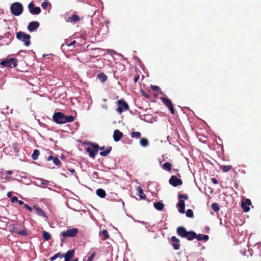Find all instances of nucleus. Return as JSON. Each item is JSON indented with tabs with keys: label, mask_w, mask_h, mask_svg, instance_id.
<instances>
[{
	"label": "nucleus",
	"mask_w": 261,
	"mask_h": 261,
	"mask_svg": "<svg viewBox=\"0 0 261 261\" xmlns=\"http://www.w3.org/2000/svg\"><path fill=\"white\" fill-rule=\"evenodd\" d=\"M53 118L54 121L58 124H63L68 122H73L74 120V117L72 116H65L61 112L55 113Z\"/></svg>",
	"instance_id": "obj_1"
},
{
	"label": "nucleus",
	"mask_w": 261,
	"mask_h": 261,
	"mask_svg": "<svg viewBox=\"0 0 261 261\" xmlns=\"http://www.w3.org/2000/svg\"><path fill=\"white\" fill-rule=\"evenodd\" d=\"M10 11L14 16L20 15L23 10L22 5L19 2H14L10 6Z\"/></svg>",
	"instance_id": "obj_2"
},
{
	"label": "nucleus",
	"mask_w": 261,
	"mask_h": 261,
	"mask_svg": "<svg viewBox=\"0 0 261 261\" xmlns=\"http://www.w3.org/2000/svg\"><path fill=\"white\" fill-rule=\"evenodd\" d=\"M16 38L19 40L23 42L26 46H29L31 44V36L29 34L20 31L16 33Z\"/></svg>",
	"instance_id": "obj_3"
},
{
	"label": "nucleus",
	"mask_w": 261,
	"mask_h": 261,
	"mask_svg": "<svg viewBox=\"0 0 261 261\" xmlns=\"http://www.w3.org/2000/svg\"><path fill=\"white\" fill-rule=\"evenodd\" d=\"M0 64L4 67L12 68L17 66V60L15 58H7L1 61Z\"/></svg>",
	"instance_id": "obj_4"
},
{
	"label": "nucleus",
	"mask_w": 261,
	"mask_h": 261,
	"mask_svg": "<svg viewBox=\"0 0 261 261\" xmlns=\"http://www.w3.org/2000/svg\"><path fill=\"white\" fill-rule=\"evenodd\" d=\"M78 232L79 230L77 228H73L61 232L60 235L64 238H74L77 236Z\"/></svg>",
	"instance_id": "obj_5"
},
{
	"label": "nucleus",
	"mask_w": 261,
	"mask_h": 261,
	"mask_svg": "<svg viewBox=\"0 0 261 261\" xmlns=\"http://www.w3.org/2000/svg\"><path fill=\"white\" fill-rule=\"evenodd\" d=\"M117 103L119 105V107L116 109V111L118 113L121 114L123 111H127L129 109L128 104L123 99L118 100Z\"/></svg>",
	"instance_id": "obj_6"
},
{
	"label": "nucleus",
	"mask_w": 261,
	"mask_h": 261,
	"mask_svg": "<svg viewBox=\"0 0 261 261\" xmlns=\"http://www.w3.org/2000/svg\"><path fill=\"white\" fill-rule=\"evenodd\" d=\"M90 144L92 145L93 148L89 147L86 148V151L89 153L90 158L94 159L95 158L96 153L97 152L98 145L95 143H91Z\"/></svg>",
	"instance_id": "obj_7"
},
{
	"label": "nucleus",
	"mask_w": 261,
	"mask_h": 261,
	"mask_svg": "<svg viewBox=\"0 0 261 261\" xmlns=\"http://www.w3.org/2000/svg\"><path fill=\"white\" fill-rule=\"evenodd\" d=\"M161 100L163 102V103L170 110V112L172 114H174V109L171 100L166 97H160Z\"/></svg>",
	"instance_id": "obj_8"
},
{
	"label": "nucleus",
	"mask_w": 261,
	"mask_h": 261,
	"mask_svg": "<svg viewBox=\"0 0 261 261\" xmlns=\"http://www.w3.org/2000/svg\"><path fill=\"white\" fill-rule=\"evenodd\" d=\"M169 183L173 187H176L181 186L182 184V181L181 179L177 178V177L172 175L169 180Z\"/></svg>",
	"instance_id": "obj_9"
},
{
	"label": "nucleus",
	"mask_w": 261,
	"mask_h": 261,
	"mask_svg": "<svg viewBox=\"0 0 261 261\" xmlns=\"http://www.w3.org/2000/svg\"><path fill=\"white\" fill-rule=\"evenodd\" d=\"M249 206H253L252 205V203L250 199L246 198L243 200L241 202V206L243 209L244 212H248L250 210Z\"/></svg>",
	"instance_id": "obj_10"
},
{
	"label": "nucleus",
	"mask_w": 261,
	"mask_h": 261,
	"mask_svg": "<svg viewBox=\"0 0 261 261\" xmlns=\"http://www.w3.org/2000/svg\"><path fill=\"white\" fill-rule=\"evenodd\" d=\"M83 19L81 18L80 17L77 15L76 12H74L71 16L67 18L66 21L67 22H73V23H77L79 22L81 20H82Z\"/></svg>",
	"instance_id": "obj_11"
},
{
	"label": "nucleus",
	"mask_w": 261,
	"mask_h": 261,
	"mask_svg": "<svg viewBox=\"0 0 261 261\" xmlns=\"http://www.w3.org/2000/svg\"><path fill=\"white\" fill-rule=\"evenodd\" d=\"M75 254L74 249L68 250L66 253H63V257L65 258L64 261H71Z\"/></svg>",
	"instance_id": "obj_12"
},
{
	"label": "nucleus",
	"mask_w": 261,
	"mask_h": 261,
	"mask_svg": "<svg viewBox=\"0 0 261 261\" xmlns=\"http://www.w3.org/2000/svg\"><path fill=\"white\" fill-rule=\"evenodd\" d=\"M39 23L38 21H32L28 25V30L30 32H33L39 27Z\"/></svg>",
	"instance_id": "obj_13"
},
{
	"label": "nucleus",
	"mask_w": 261,
	"mask_h": 261,
	"mask_svg": "<svg viewBox=\"0 0 261 261\" xmlns=\"http://www.w3.org/2000/svg\"><path fill=\"white\" fill-rule=\"evenodd\" d=\"M23 207L26 208L27 210L31 212L33 210L36 211V212H43V210L41 208V207L38 205H35L33 206V208H32L31 206L28 205L27 204H23Z\"/></svg>",
	"instance_id": "obj_14"
},
{
	"label": "nucleus",
	"mask_w": 261,
	"mask_h": 261,
	"mask_svg": "<svg viewBox=\"0 0 261 261\" xmlns=\"http://www.w3.org/2000/svg\"><path fill=\"white\" fill-rule=\"evenodd\" d=\"M123 135L119 129H116L114 132L113 139L115 142H118L122 138Z\"/></svg>",
	"instance_id": "obj_15"
},
{
	"label": "nucleus",
	"mask_w": 261,
	"mask_h": 261,
	"mask_svg": "<svg viewBox=\"0 0 261 261\" xmlns=\"http://www.w3.org/2000/svg\"><path fill=\"white\" fill-rule=\"evenodd\" d=\"M187 232L188 231L183 226H180L177 228V233L181 238H186V237H187Z\"/></svg>",
	"instance_id": "obj_16"
},
{
	"label": "nucleus",
	"mask_w": 261,
	"mask_h": 261,
	"mask_svg": "<svg viewBox=\"0 0 261 261\" xmlns=\"http://www.w3.org/2000/svg\"><path fill=\"white\" fill-rule=\"evenodd\" d=\"M171 240V241L173 242L172 245H173V248L175 250H178L179 248V246H180L179 244L180 242L179 240L175 236L172 237Z\"/></svg>",
	"instance_id": "obj_17"
},
{
	"label": "nucleus",
	"mask_w": 261,
	"mask_h": 261,
	"mask_svg": "<svg viewBox=\"0 0 261 261\" xmlns=\"http://www.w3.org/2000/svg\"><path fill=\"white\" fill-rule=\"evenodd\" d=\"M178 212H185V204L183 199H179L177 204Z\"/></svg>",
	"instance_id": "obj_18"
},
{
	"label": "nucleus",
	"mask_w": 261,
	"mask_h": 261,
	"mask_svg": "<svg viewBox=\"0 0 261 261\" xmlns=\"http://www.w3.org/2000/svg\"><path fill=\"white\" fill-rule=\"evenodd\" d=\"M172 167V164L169 162H166L162 165V168L164 170H165L168 172H170L171 171Z\"/></svg>",
	"instance_id": "obj_19"
},
{
	"label": "nucleus",
	"mask_w": 261,
	"mask_h": 261,
	"mask_svg": "<svg viewBox=\"0 0 261 261\" xmlns=\"http://www.w3.org/2000/svg\"><path fill=\"white\" fill-rule=\"evenodd\" d=\"M154 206L155 209L159 211H162L164 210V204L161 202H156L154 203Z\"/></svg>",
	"instance_id": "obj_20"
},
{
	"label": "nucleus",
	"mask_w": 261,
	"mask_h": 261,
	"mask_svg": "<svg viewBox=\"0 0 261 261\" xmlns=\"http://www.w3.org/2000/svg\"><path fill=\"white\" fill-rule=\"evenodd\" d=\"M11 231L12 232H13V233H16L18 234H20V235H22L23 236H25L27 234L25 230L22 229L21 230H19L16 227H13V229Z\"/></svg>",
	"instance_id": "obj_21"
},
{
	"label": "nucleus",
	"mask_w": 261,
	"mask_h": 261,
	"mask_svg": "<svg viewBox=\"0 0 261 261\" xmlns=\"http://www.w3.org/2000/svg\"><path fill=\"white\" fill-rule=\"evenodd\" d=\"M196 237H197V234L194 231H188L187 237L186 238L188 240H192L195 239Z\"/></svg>",
	"instance_id": "obj_22"
},
{
	"label": "nucleus",
	"mask_w": 261,
	"mask_h": 261,
	"mask_svg": "<svg viewBox=\"0 0 261 261\" xmlns=\"http://www.w3.org/2000/svg\"><path fill=\"white\" fill-rule=\"evenodd\" d=\"M137 190L138 191V195L140 197V198L142 199H145L146 195L143 193V191L141 189V188L140 187H138Z\"/></svg>",
	"instance_id": "obj_23"
},
{
	"label": "nucleus",
	"mask_w": 261,
	"mask_h": 261,
	"mask_svg": "<svg viewBox=\"0 0 261 261\" xmlns=\"http://www.w3.org/2000/svg\"><path fill=\"white\" fill-rule=\"evenodd\" d=\"M195 239L198 241L204 240L206 241L208 240L209 237L206 234H197V237H196Z\"/></svg>",
	"instance_id": "obj_24"
},
{
	"label": "nucleus",
	"mask_w": 261,
	"mask_h": 261,
	"mask_svg": "<svg viewBox=\"0 0 261 261\" xmlns=\"http://www.w3.org/2000/svg\"><path fill=\"white\" fill-rule=\"evenodd\" d=\"M97 78L102 83L105 82L108 79L107 76L104 73L98 74Z\"/></svg>",
	"instance_id": "obj_25"
},
{
	"label": "nucleus",
	"mask_w": 261,
	"mask_h": 261,
	"mask_svg": "<svg viewBox=\"0 0 261 261\" xmlns=\"http://www.w3.org/2000/svg\"><path fill=\"white\" fill-rule=\"evenodd\" d=\"M96 194L100 198H105L106 196V192L102 189H98L96 190Z\"/></svg>",
	"instance_id": "obj_26"
},
{
	"label": "nucleus",
	"mask_w": 261,
	"mask_h": 261,
	"mask_svg": "<svg viewBox=\"0 0 261 261\" xmlns=\"http://www.w3.org/2000/svg\"><path fill=\"white\" fill-rule=\"evenodd\" d=\"M111 150H112V147H111V146L108 147L106 148V150L100 152L99 154L101 156H106L108 155L110 153Z\"/></svg>",
	"instance_id": "obj_27"
},
{
	"label": "nucleus",
	"mask_w": 261,
	"mask_h": 261,
	"mask_svg": "<svg viewBox=\"0 0 261 261\" xmlns=\"http://www.w3.org/2000/svg\"><path fill=\"white\" fill-rule=\"evenodd\" d=\"M100 233L103 235V237L101 238L102 240H106L110 238V236L107 230L103 229Z\"/></svg>",
	"instance_id": "obj_28"
},
{
	"label": "nucleus",
	"mask_w": 261,
	"mask_h": 261,
	"mask_svg": "<svg viewBox=\"0 0 261 261\" xmlns=\"http://www.w3.org/2000/svg\"><path fill=\"white\" fill-rule=\"evenodd\" d=\"M30 12L32 14L38 15L41 12V9L39 7H34Z\"/></svg>",
	"instance_id": "obj_29"
},
{
	"label": "nucleus",
	"mask_w": 261,
	"mask_h": 261,
	"mask_svg": "<svg viewBox=\"0 0 261 261\" xmlns=\"http://www.w3.org/2000/svg\"><path fill=\"white\" fill-rule=\"evenodd\" d=\"M40 154V151L38 149H35L32 155V158L33 160H37Z\"/></svg>",
	"instance_id": "obj_30"
},
{
	"label": "nucleus",
	"mask_w": 261,
	"mask_h": 261,
	"mask_svg": "<svg viewBox=\"0 0 261 261\" xmlns=\"http://www.w3.org/2000/svg\"><path fill=\"white\" fill-rule=\"evenodd\" d=\"M140 145L143 147H146L148 145L149 142L147 139L143 138L140 140Z\"/></svg>",
	"instance_id": "obj_31"
},
{
	"label": "nucleus",
	"mask_w": 261,
	"mask_h": 261,
	"mask_svg": "<svg viewBox=\"0 0 261 261\" xmlns=\"http://www.w3.org/2000/svg\"><path fill=\"white\" fill-rule=\"evenodd\" d=\"M58 257H60V258H62L63 257V253H62L61 252H58L57 253L55 254L54 256H53L52 257H51L50 258H49V260L50 261H54L55 260L56 258H57Z\"/></svg>",
	"instance_id": "obj_32"
},
{
	"label": "nucleus",
	"mask_w": 261,
	"mask_h": 261,
	"mask_svg": "<svg viewBox=\"0 0 261 261\" xmlns=\"http://www.w3.org/2000/svg\"><path fill=\"white\" fill-rule=\"evenodd\" d=\"M43 238L45 241H49L51 239V236L50 233L47 231H43L42 234Z\"/></svg>",
	"instance_id": "obj_33"
},
{
	"label": "nucleus",
	"mask_w": 261,
	"mask_h": 261,
	"mask_svg": "<svg viewBox=\"0 0 261 261\" xmlns=\"http://www.w3.org/2000/svg\"><path fill=\"white\" fill-rule=\"evenodd\" d=\"M232 166L230 165H222L220 167V168L224 172L229 171L231 169H232Z\"/></svg>",
	"instance_id": "obj_34"
},
{
	"label": "nucleus",
	"mask_w": 261,
	"mask_h": 261,
	"mask_svg": "<svg viewBox=\"0 0 261 261\" xmlns=\"http://www.w3.org/2000/svg\"><path fill=\"white\" fill-rule=\"evenodd\" d=\"M11 201L12 203L18 202V204L20 205H23L24 204V202L21 200H18V198L16 196H14L12 197Z\"/></svg>",
	"instance_id": "obj_35"
},
{
	"label": "nucleus",
	"mask_w": 261,
	"mask_h": 261,
	"mask_svg": "<svg viewBox=\"0 0 261 261\" xmlns=\"http://www.w3.org/2000/svg\"><path fill=\"white\" fill-rule=\"evenodd\" d=\"M130 136L132 138H139L141 137V133L139 132H133L131 133Z\"/></svg>",
	"instance_id": "obj_36"
},
{
	"label": "nucleus",
	"mask_w": 261,
	"mask_h": 261,
	"mask_svg": "<svg viewBox=\"0 0 261 261\" xmlns=\"http://www.w3.org/2000/svg\"><path fill=\"white\" fill-rule=\"evenodd\" d=\"M212 208L213 209V210L216 212H217L218 211H219L220 210V207H219V204L217 203H213L212 204Z\"/></svg>",
	"instance_id": "obj_37"
},
{
	"label": "nucleus",
	"mask_w": 261,
	"mask_h": 261,
	"mask_svg": "<svg viewBox=\"0 0 261 261\" xmlns=\"http://www.w3.org/2000/svg\"><path fill=\"white\" fill-rule=\"evenodd\" d=\"M53 163L58 166H60L62 164L58 157H55V158H54Z\"/></svg>",
	"instance_id": "obj_38"
},
{
	"label": "nucleus",
	"mask_w": 261,
	"mask_h": 261,
	"mask_svg": "<svg viewBox=\"0 0 261 261\" xmlns=\"http://www.w3.org/2000/svg\"><path fill=\"white\" fill-rule=\"evenodd\" d=\"M178 198L179 199H184L185 200H187L189 198V196L187 194H179L178 195Z\"/></svg>",
	"instance_id": "obj_39"
},
{
	"label": "nucleus",
	"mask_w": 261,
	"mask_h": 261,
	"mask_svg": "<svg viewBox=\"0 0 261 261\" xmlns=\"http://www.w3.org/2000/svg\"><path fill=\"white\" fill-rule=\"evenodd\" d=\"M96 255V252H93L90 256L88 257L87 261H92L93 258Z\"/></svg>",
	"instance_id": "obj_40"
},
{
	"label": "nucleus",
	"mask_w": 261,
	"mask_h": 261,
	"mask_svg": "<svg viewBox=\"0 0 261 261\" xmlns=\"http://www.w3.org/2000/svg\"><path fill=\"white\" fill-rule=\"evenodd\" d=\"M48 4H49V3L47 1H45V2H43L42 4H41V7L43 8V9H46L47 6H48Z\"/></svg>",
	"instance_id": "obj_41"
},
{
	"label": "nucleus",
	"mask_w": 261,
	"mask_h": 261,
	"mask_svg": "<svg viewBox=\"0 0 261 261\" xmlns=\"http://www.w3.org/2000/svg\"><path fill=\"white\" fill-rule=\"evenodd\" d=\"M76 43V41L75 40H73L71 42H69V41H66V44L68 46L73 45Z\"/></svg>",
	"instance_id": "obj_42"
},
{
	"label": "nucleus",
	"mask_w": 261,
	"mask_h": 261,
	"mask_svg": "<svg viewBox=\"0 0 261 261\" xmlns=\"http://www.w3.org/2000/svg\"><path fill=\"white\" fill-rule=\"evenodd\" d=\"M34 7H35L34 3L33 2H32L28 5L29 11H30L31 10H32Z\"/></svg>",
	"instance_id": "obj_43"
},
{
	"label": "nucleus",
	"mask_w": 261,
	"mask_h": 261,
	"mask_svg": "<svg viewBox=\"0 0 261 261\" xmlns=\"http://www.w3.org/2000/svg\"><path fill=\"white\" fill-rule=\"evenodd\" d=\"M151 89L154 91H158L160 90V88L158 86L151 85Z\"/></svg>",
	"instance_id": "obj_44"
},
{
	"label": "nucleus",
	"mask_w": 261,
	"mask_h": 261,
	"mask_svg": "<svg viewBox=\"0 0 261 261\" xmlns=\"http://www.w3.org/2000/svg\"><path fill=\"white\" fill-rule=\"evenodd\" d=\"M139 78H140V76H139V74L135 76V77L134 78V83H136L138 81V80H139Z\"/></svg>",
	"instance_id": "obj_45"
},
{
	"label": "nucleus",
	"mask_w": 261,
	"mask_h": 261,
	"mask_svg": "<svg viewBox=\"0 0 261 261\" xmlns=\"http://www.w3.org/2000/svg\"><path fill=\"white\" fill-rule=\"evenodd\" d=\"M142 95L145 97L146 98H149V95L147 94L146 93H145V92L144 91H142Z\"/></svg>",
	"instance_id": "obj_46"
},
{
	"label": "nucleus",
	"mask_w": 261,
	"mask_h": 261,
	"mask_svg": "<svg viewBox=\"0 0 261 261\" xmlns=\"http://www.w3.org/2000/svg\"><path fill=\"white\" fill-rule=\"evenodd\" d=\"M186 216L189 218H193L194 217V213H186Z\"/></svg>",
	"instance_id": "obj_47"
},
{
	"label": "nucleus",
	"mask_w": 261,
	"mask_h": 261,
	"mask_svg": "<svg viewBox=\"0 0 261 261\" xmlns=\"http://www.w3.org/2000/svg\"><path fill=\"white\" fill-rule=\"evenodd\" d=\"M212 181L213 182V184H214L215 185L218 184V181L215 178H212Z\"/></svg>",
	"instance_id": "obj_48"
},
{
	"label": "nucleus",
	"mask_w": 261,
	"mask_h": 261,
	"mask_svg": "<svg viewBox=\"0 0 261 261\" xmlns=\"http://www.w3.org/2000/svg\"><path fill=\"white\" fill-rule=\"evenodd\" d=\"M54 158H55V157H54L53 155H50L47 158V160L48 161L54 160Z\"/></svg>",
	"instance_id": "obj_49"
},
{
	"label": "nucleus",
	"mask_w": 261,
	"mask_h": 261,
	"mask_svg": "<svg viewBox=\"0 0 261 261\" xmlns=\"http://www.w3.org/2000/svg\"><path fill=\"white\" fill-rule=\"evenodd\" d=\"M7 196L9 198H11L12 197V192H9L7 194Z\"/></svg>",
	"instance_id": "obj_50"
},
{
	"label": "nucleus",
	"mask_w": 261,
	"mask_h": 261,
	"mask_svg": "<svg viewBox=\"0 0 261 261\" xmlns=\"http://www.w3.org/2000/svg\"><path fill=\"white\" fill-rule=\"evenodd\" d=\"M38 214H40V215L41 216L46 217L45 213H38Z\"/></svg>",
	"instance_id": "obj_51"
},
{
	"label": "nucleus",
	"mask_w": 261,
	"mask_h": 261,
	"mask_svg": "<svg viewBox=\"0 0 261 261\" xmlns=\"http://www.w3.org/2000/svg\"><path fill=\"white\" fill-rule=\"evenodd\" d=\"M104 148H105L104 146H103V147H99L98 146V149H99V150H102L104 149Z\"/></svg>",
	"instance_id": "obj_52"
},
{
	"label": "nucleus",
	"mask_w": 261,
	"mask_h": 261,
	"mask_svg": "<svg viewBox=\"0 0 261 261\" xmlns=\"http://www.w3.org/2000/svg\"><path fill=\"white\" fill-rule=\"evenodd\" d=\"M173 171L176 172H176L177 173L178 172V169H173Z\"/></svg>",
	"instance_id": "obj_53"
},
{
	"label": "nucleus",
	"mask_w": 261,
	"mask_h": 261,
	"mask_svg": "<svg viewBox=\"0 0 261 261\" xmlns=\"http://www.w3.org/2000/svg\"><path fill=\"white\" fill-rule=\"evenodd\" d=\"M186 212H193V211L191 209H188Z\"/></svg>",
	"instance_id": "obj_54"
},
{
	"label": "nucleus",
	"mask_w": 261,
	"mask_h": 261,
	"mask_svg": "<svg viewBox=\"0 0 261 261\" xmlns=\"http://www.w3.org/2000/svg\"><path fill=\"white\" fill-rule=\"evenodd\" d=\"M12 172L11 171H8V174H12Z\"/></svg>",
	"instance_id": "obj_55"
},
{
	"label": "nucleus",
	"mask_w": 261,
	"mask_h": 261,
	"mask_svg": "<svg viewBox=\"0 0 261 261\" xmlns=\"http://www.w3.org/2000/svg\"><path fill=\"white\" fill-rule=\"evenodd\" d=\"M177 176L179 177H181L180 174L179 173H177Z\"/></svg>",
	"instance_id": "obj_56"
},
{
	"label": "nucleus",
	"mask_w": 261,
	"mask_h": 261,
	"mask_svg": "<svg viewBox=\"0 0 261 261\" xmlns=\"http://www.w3.org/2000/svg\"><path fill=\"white\" fill-rule=\"evenodd\" d=\"M94 175H96V176H97L98 175V173L97 172H94Z\"/></svg>",
	"instance_id": "obj_57"
},
{
	"label": "nucleus",
	"mask_w": 261,
	"mask_h": 261,
	"mask_svg": "<svg viewBox=\"0 0 261 261\" xmlns=\"http://www.w3.org/2000/svg\"><path fill=\"white\" fill-rule=\"evenodd\" d=\"M73 261H79L78 258H75Z\"/></svg>",
	"instance_id": "obj_58"
},
{
	"label": "nucleus",
	"mask_w": 261,
	"mask_h": 261,
	"mask_svg": "<svg viewBox=\"0 0 261 261\" xmlns=\"http://www.w3.org/2000/svg\"><path fill=\"white\" fill-rule=\"evenodd\" d=\"M70 171L71 172H74V169H72V170H70Z\"/></svg>",
	"instance_id": "obj_59"
},
{
	"label": "nucleus",
	"mask_w": 261,
	"mask_h": 261,
	"mask_svg": "<svg viewBox=\"0 0 261 261\" xmlns=\"http://www.w3.org/2000/svg\"><path fill=\"white\" fill-rule=\"evenodd\" d=\"M4 219H5V221H6L7 220H8V219L7 218H4Z\"/></svg>",
	"instance_id": "obj_60"
},
{
	"label": "nucleus",
	"mask_w": 261,
	"mask_h": 261,
	"mask_svg": "<svg viewBox=\"0 0 261 261\" xmlns=\"http://www.w3.org/2000/svg\"><path fill=\"white\" fill-rule=\"evenodd\" d=\"M209 227H206V230H209Z\"/></svg>",
	"instance_id": "obj_61"
},
{
	"label": "nucleus",
	"mask_w": 261,
	"mask_h": 261,
	"mask_svg": "<svg viewBox=\"0 0 261 261\" xmlns=\"http://www.w3.org/2000/svg\"><path fill=\"white\" fill-rule=\"evenodd\" d=\"M61 240L62 242H63L64 240L63 239H61Z\"/></svg>",
	"instance_id": "obj_62"
},
{
	"label": "nucleus",
	"mask_w": 261,
	"mask_h": 261,
	"mask_svg": "<svg viewBox=\"0 0 261 261\" xmlns=\"http://www.w3.org/2000/svg\"><path fill=\"white\" fill-rule=\"evenodd\" d=\"M50 152L51 153H53V151H50Z\"/></svg>",
	"instance_id": "obj_63"
},
{
	"label": "nucleus",
	"mask_w": 261,
	"mask_h": 261,
	"mask_svg": "<svg viewBox=\"0 0 261 261\" xmlns=\"http://www.w3.org/2000/svg\"><path fill=\"white\" fill-rule=\"evenodd\" d=\"M110 51H111V50H108V52L109 53Z\"/></svg>",
	"instance_id": "obj_64"
}]
</instances>
